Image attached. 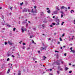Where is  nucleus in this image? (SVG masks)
Listing matches in <instances>:
<instances>
[{
    "instance_id": "obj_52",
    "label": "nucleus",
    "mask_w": 75,
    "mask_h": 75,
    "mask_svg": "<svg viewBox=\"0 0 75 75\" xmlns=\"http://www.w3.org/2000/svg\"><path fill=\"white\" fill-rule=\"evenodd\" d=\"M60 71H62V69L61 68H60Z\"/></svg>"
},
{
    "instance_id": "obj_15",
    "label": "nucleus",
    "mask_w": 75,
    "mask_h": 75,
    "mask_svg": "<svg viewBox=\"0 0 75 75\" xmlns=\"http://www.w3.org/2000/svg\"><path fill=\"white\" fill-rule=\"evenodd\" d=\"M10 69H8L7 72V74H9V72H10Z\"/></svg>"
},
{
    "instance_id": "obj_30",
    "label": "nucleus",
    "mask_w": 75,
    "mask_h": 75,
    "mask_svg": "<svg viewBox=\"0 0 75 75\" xmlns=\"http://www.w3.org/2000/svg\"><path fill=\"white\" fill-rule=\"evenodd\" d=\"M9 60H10V58H8L7 59V61H8Z\"/></svg>"
},
{
    "instance_id": "obj_41",
    "label": "nucleus",
    "mask_w": 75,
    "mask_h": 75,
    "mask_svg": "<svg viewBox=\"0 0 75 75\" xmlns=\"http://www.w3.org/2000/svg\"><path fill=\"white\" fill-rule=\"evenodd\" d=\"M61 18H62V17H63V15L62 14L61 15Z\"/></svg>"
},
{
    "instance_id": "obj_11",
    "label": "nucleus",
    "mask_w": 75,
    "mask_h": 75,
    "mask_svg": "<svg viewBox=\"0 0 75 75\" xmlns=\"http://www.w3.org/2000/svg\"><path fill=\"white\" fill-rule=\"evenodd\" d=\"M65 71H67V70H68V69H69L68 67H66L65 68Z\"/></svg>"
},
{
    "instance_id": "obj_55",
    "label": "nucleus",
    "mask_w": 75,
    "mask_h": 75,
    "mask_svg": "<svg viewBox=\"0 0 75 75\" xmlns=\"http://www.w3.org/2000/svg\"><path fill=\"white\" fill-rule=\"evenodd\" d=\"M13 8V7H11V8H10V9L11 10H12V9H11V8Z\"/></svg>"
},
{
    "instance_id": "obj_1",
    "label": "nucleus",
    "mask_w": 75,
    "mask_h": 75,
    "mask_svg": "<svg viewBox=\"0 0 75 75\" xmlns=\"http://www.w3.org/2000/svg\"><path fill=\"white\" fill-rule=\"evenodd\" d=\"M47 46H46L44 47H41L40 49L41 50H46V48H47Z\"/></svg>"
},
{
    "instance_id": "obj_27",
    "label": "nucleus",
    "mask_w": 75,
    "mask_h": 75,
    "mask_svg": "<svg viewBox=\"0 0 75 75\" xmlns=\"http://www.w3.org/2000/svg\"><path fill=\"white\" fill-rule=\"evenodd\" d=\"M16 28H13V31H16Z\"/></svg>"
},
{
    "instance_id": "obj_40",
    "label": "nucleus",
    "mask_w": 75,
    "mask_h": 75,
    "mask_svg": "<svg viewBox=\"0 0 75 75\" xmlns=\"http://www.w3.org/2000/svg\"><path fill=\"white\" fill-rule=\"evenodd\" d=\"M64 35H65V33H64V34L62 35V37H64Z\"/></svg>"
},
{
    "instance_id": "obj_64",
    "label": "nucleus",
    "mask_w": 75,
    "mask_h": 75,
    "mask_svg": "<svg viewBox=\"0 0 75 75\" xmlns=\"http://www.w3.org/2000/svg\"><path fill=\"white\" fill-rule=\"evenodd\" d=\"M50 75H52V74H50Z\"/></svg>"
},
{
    "instance_id": "obj_26",
    "label": "nucleus",
    "mask_w": 75,
    "mask_h": 75,
    "mask_svg": "<svg viewBox=\"0 0 75 75\" xmlns=\"http://www.w3.org/2000/svg\"><path fill=\"white\" fill-rule=\"evenodd\" d=\"M70 50H71V52H72V47H71L70 48Z\"/></svg>"
},
{
    "instance_id": "obj_14",
    "label": "nucleus",
    "mask_w": 75,
    "mask_h": 75,
    "mask_svg": "<svg viewBox=\"0 0 75 75\" xmlns=\"http://www.w3.org/2000/svg\"><path fill=\"white\" fill-rule=\"evenodd\" d=\"M56 23H55V25H59V22H56Z\"/></svg>"
},
{
    "instance_id": "obj_36",
    "label": "nucleus",
    "mask_w": 75,
    "mask_h": 75,
    "mask_svg": "<svg viewBox=\"0 0 75 75\" xmlns=\"http://www.w3.org/2000/svg\"><path fill=\"white\" fill-rule=\"evenodd\" d=\"M59 39H60V41H62V39H61V38H60Z\"/></svg>"
},
{
    "instance_id": "obj_53",
    "label": "nucleus",
    "mask_w": 75,
    "mask_h": 75,
    "mask_svg": "<svg viewBox=\"0 0 75 75\" xmlns=\"http://www.w3.org/2000/svg\"><path fill=\"white\" fill-rule=\"evenodd\" d=\"M72 72V71H70L69 72V73H71Z\"/></svg>"
},
{
    "instance_id": "obj_62",
    "label": "nucleus",
    "mask_w": 75,
    "mask_h": 75,
    "mask_svg": "<svg viewBox=\"0 0 75 75\" xmlns=\"http://www.w3.org/2000/svg\"><path fill=\"white\" fill-rule=\"evenodd\" d=\"M68 9H70V7H68Z\"/></svg>"
},
{
    "instance_id": "obj_51",
    "label": "nucleus",
    "mask_w": 75,
    "mask_h": 75,
    "mask_svg": "<svg viewBox=\"0 0 75 75\" xmlns=\"http://www.w3.org/2000/svg\"><path fill=\"white\" fill-rule=\"evenodd\" d=\"M23 45H25V43H23Z\"/></svg>"
},
{
    "instance_id": "obj_17",
    "label": "nucleus",
    "mask_w": 75,
    "mask_h": 75,
    "mask_svg": "<svg viewBox=\"0 0 75 75\" xmlns=\"http://www.w3.org/2000/svg\"><path fill=\"white\" fill-rule=\"evenodd\" d=\"M6 22L5 21H4V22H3V23H2V25H4V23H5Z\"/></svg>"
},
{
    "instance_id": "obj_45",
    "label": "nucleus",
    "mask_w": 75,
    "mask_h": 75,
    "mask_svg": "<svg viewBox=\"0 0 75 75\" xmlns=\"http://www.w3.org/2000/svg\"><path fill=\"white\" fill-rule=\"evenodd\" d=\"M43 14H44L43 12L41 13V15H43Z\"/></svg>"
},
{
    "instance_id": "obj_23",
    "label": "nucleus",
    "mask_w": 75,
    "mask_h": 75,
    "mask_svg": "<svg viewBox=\"0 0 75 75\" xmlns=\"http://www.w3.org/2000/svg\"><path fill=\"white\" fill-rule=\"evenodd\" d=\"M11 55V54H8V53L7 54L8 57H9V56H10V55Z\"/></svg>"
},
{
    "instance_id": "obj_39",
    "label": "nucleus",
    "mask_w": 75,
    "mask_h": 75,
    "mask_svg": "<svg viewBox=\"0 0 75 75\" xmlns=\"http://www.w3.org/2000/svg\"><path fill=\"white\" fill-rule=\"evenodd\" d=\"M28 12H30V10L29 9H28L27 10Z\"/></svg>"
},
{
    "instance_id": "obj_37",
    "label": "nucleus",
    "mask_w": 75,
    "mask_h": 75,
    "mask_svg": "<svg viewBox=\"0 0 75 75\" xmlns=\"http://www.w3.org/2000/svg\"><path fill=\"white\" fill-rule=\"evenodd\" d=\"M57 73L58 74H59V71H57Z\"/></svg>"
},
{
    "instance_id": "obj_28",
    "label": "nucleus",
    "mask_w": 75,
    "mask_h": 75,
    "mask_svg": "<svg viewBox=\"0 0 75 75\" xmlns=\"http://www.w3.org/2000/svg\"><path fill=\"white\" fill-rule=\"evenodd\" d=\"M33 29L34 31H35V30H36V28H33Z\"/></svg>"
},
{
    "instance_id": "obj_44",
    "label": "nucleus",
    "mask_w": 75,
    "mask_h": 75,
    "mask_svg": "<svg viewBox=\"0 0 75 75\" xmlns=\"http://www.w3.org/2000/svg\"><path fill=\"white\" fill-rule=\"evenodd\" d=\"M24 48H25V46H23V50H24Z\"/></svg>"
},
{
    "instance_id": "obj_6",
    "label": "nucleus",
    "mask_w": 75,
    "mask_h": 75,
    "mask_svg": "<svg viewBox=\"0 0 75 75\" xmlns=\"http://www.w3.org/2000/svg\"><path fill=\"white\" fill-rule=\"evenodd\" d=\"M8 42L9 45H12L13 44V43L11 42L10 41H8Z\"/></svg>"
},
{
    "instance_id": "obj_22",
    "label": "nucleus",
    "mask_w": 75,
    "mask_h": 75,
    "mask_svg": "<svg viewBox=\"0 0 75 75\" xmlns=\"http://www.w3.org/2000/svg\"><path fill=\"white\" fill-rule=\"evenodd\" d=\"M33 60L35 61V60H37V58H33Z\"/></svg>"
},
{
    "instance_id": "obj_32",
    "label": "nucleus",
    "mask_w": 75,
    "mask_h": 75,
    "mask_svg": "<svg viewBox=\"0 0 75 75\" xmlns=\"http://www.w3.org/2000/svg\"><path fill=\"white\" fill-rule=\"evenodd\" d=\"M5 45H6L7 44V42H5Z\"/></svg>"
},
{
    "instance_id": "obj_12",
    "label": "nucleus",
    "mask_w": 75,
    "mask_h": 75,
    "mask_svg": "<svg viewBox=\"0 0 75 75\" xmlns=\"http://www.w3.org/2000/svg\"><path fill=\"white\" fill-rule=\"evenodd\" d=\"M44 23H47V20L45 19V21H43Z\"/></svg>"
},
{
    "instance_id": "obj_35",
    "label": "nucleus",
    "mask_w": 75,
    "mask_h": 75,
    "mask_svg": "<svg viewBox=\"0 0 75 75\" xmlns=\"http://www.w3.org/2000/svg\"><path fill=\"white\" fill-rule=\"evenodd\" d=\"M52 24H53V25H55V23H52Z\"/></svg>"
},
{
    "instance_id": "obj_13",
    "label": "nucleus",
    "mask_w": 75,
    "mask_h": 75,
    "mask_svg": "<svg viewBox=\"0 0 75 75\" xmlns=\"http://www.w3.org/2000/svg\"><path fill=\"white\" fill-rule=\"evenodd\" d=\"M72 12L73 13H74V10H71V11H70V13H72Z\"/></svg>"
},
{
    "instance_id": "obj_54",
    "label": "nucleus",
    "mask_w": 75,
    "mask_h": 75,
    "mask_svg": "<svg viewBox=\"0 0 75 75\" xmlns=\"http://www.w3.org/2000/svg\"><path fill=\"white\" fill-rule=\"evenodd\" d=\"M58 44H60V42H58Z\"/></svg>"
},
{
    "instance_id": "obj_33",
    "label": "nucleus",
    "mask_w": 75,
    "mask_h": 75,
    "mask_svg": "<svg viewBox=\"0 0 75 75\" xmlns=\"http://www.w3.org/2000/svg\"><path fill=\"white\" fill-rule=\"evenodd\" d=\"M34 36L33 35H32L31 36H30V38H32Z\"/></svg>"
},
{
    "instance_id": "obj_16",
    "label": "nucleus",
    "mask_w": 75,
    "mask_h": 75,
    "mask_svg": "<svg viewBox=\"0 0 75 75\" xmlns=\"http://www.w3.org/2000/svg\"><path fill=\"white\" fill-rule=\"evenodd\" d=\"M65 8V6H62L61 7V8L62 9H63V8Z\"/></svg>"
},
{
    "instance_id": "obj_18",
    "label": "nucleus",
    "mask_w": 75,
    "mask_h": 75,
    "mask_svg": "<svg viewBox=\"0 0 75 75\" xmlns=\"http://www.w3.org/2000/svg\"><path fill=\"white\" fill-rule=\"evenodd\" d=\"M42 27L43 28H44V27H45V25H44V24H43L42 25Z\"/></svg>"
},
{
    "instance_id": "obj_43",
    "label": "nucleus",
    "mask_w": 75,
    "mask_h": 75,
    "mask_svg": "<svg viewBox=\"0 0 75 75\" xmlns=\"http://www.w3.org/2000/svg\"><path fill=\"white\" fill-rule=\"evenodd\" d=\"M64 56H67V54L65 53L64 54Z\"/></svg>"
},
{
    "instance_id": "obj_3",
    "label": "nucleus",
    "mask_w": 75,
    "mask_h": 75,
    "mask_svg": "<svg viewBox=\"0 0 75 75\" xmlns=\"http://www.w3.org/2000/svg\"><path fill=\"white\" fill-rule=\"evenodd\" d=\"M28 9L27 8H24L23 10V13L24 12H27Z\"/></svg>"
},
{
    "instance_id": "obj_4",
    "label": "nucleus",
    "mask_w": 75,
    "mask_h": 75,
    "mask_svg": "<svg viewBox=\"0 0 75 75\" xmlns=\"http://www.w3.org/2000/svg\"><path fill=\"white\" fill-rule=\"evenodd\" d=\"M31 12L33 13H37V10H35V11H33V9H32V10Z\"/></svg>"
},
{
    "instance_id": "obj_20",
    "label": "nucleus",
    "mask_w": 75,
    "mask_h": 75,
    "mask_svg": "<svg viewBox=\"0 0 75 75\" xmlns=\"http://www.w3.org/2000/svg\"><path fill=\"white\" fill-rule=\"evenodd\" d=\"M60 13H61V14H64V12L62 11H60Z\"/></svg>"
},
{
    "instance_id": "obj_10",
    "label": "nucleus",
    "mask_w": 75,
    "mask_h": 75,
    "mask_svg": "<svg viewBox=\"0 0 75 75\" xmlns=\"http://www.w3.org/2000/svg\"><path fill=\"white\" fill-rule=\"evenodd\" d=\"M64 10H65V11H67V8L66 7H64Z\"/></svg>"
},
{
    "instance_id": "obj_58",
    "label": "nucleus",
    "mask_w": 75,
    "mask_h": 75,
    "mask_svg": "<svg viewBox=\"0 0 75 75\" xmlns=\"http://www.w3.org/2000/svg\"><path fill=\"white\" fill-rule=\"evenodd\" d=\"M32 1L33 2H35V1H34V0H32Z\"/></svg>"
},
{
    "instance_id": "obj_25",
    "label": "nucleus",
    "mask_w": 75,
    "mask_h": 75,
    "mask_svg": "<svg viewBox=\"0 0 75 75\" xmlns=\"http://www.w3.org/2000/svg\"><path fill=\"white\" fill-rule=\"evenodd\" d=\"M27 23V22H25L24 21H23L22 22V23L24 24H25V23Z\"/></svg>"
},
{
    "instance_id": "obj_21",
    "label": "nucleus",
    "mask_w": 75,
    "mask_h": 75,
    "mask_svg": "<svg viewBox=\"0 0 75 75\" xmlns=\"http://www.w3.org/2000/svg\"><path fill=\"white\" fill-rule=\"evenodd\" d=\"M56 22H58L59 23V19H58L57 21H56Z\"/></svg>"
},
{
    "instance_id": "obj_46",
    "label": "nucleus",
    "mask_w": 75,
    "mask_h": 75,
    "mask_svg": "<svg viewBox=\"0 0 75 75\" xmlns=\"http://www.w3.org/2000/svg\"><path fill=\"white\" fill-rule=\"evenodd\" d=\"M34 8H37V6H34Z\"/></svg>"
},
{
    "instance_id": "obj_61",
    "label": "nucleus",
    "mask_w": 75,
    "mask_h": 75,
    "mask_svg": "<svg viewBox=\"0 0 75 75\" xmlns=\"http://www.w3.org/2000/svg\"><path fill=\"white\" fill-rule=\"evenodd\" d=\"M42 35H45V34H42Z\"/></svg>"
},
{
    "instance_id": "obj_63",
    "label": "nucleus",
    "mask_w": 75,
    "mask_h": 75,
    "mask_svg": "<svg viewBox=\"0 0 75 75\" xmlns=\"http://www.w3.org/2000/svg\"><path fill=\"white\" fill-rule=\"evenodd\" d=\"M75 65H72V67H75Z\"/></svg>"
},
{
    "instance_id": "obj_8",
    "label": "nucleus",
    "mask_w": 75,
    "mask_h": 75,
    "mask_svg": "<svg viewBox=\"0 0 75 75\" xmlns=\"http://www.w3.org/2000/svg\"><path fill=\"white\" fill-rule=\"evenodd\" d=\"M53 13L55 14H57V11H54L53 12Z\"/></svg>"
},
{
    "instance_id": "obj_49",
    "label": "nucleus",
    "mask_w": 75,
    "mask_h": 75,
    "mask_svg": "<svg viewBox=\"0 0 75 75\" xmlns=\"http://www.w3.org/2000/svg\"><path fill=\"white\" fill-rule=\"evenodd\" d=\"M56 9H57V10H59V9L58 8V7Z\"/></svg>"
},
{
    "instance_id": "obj_47",
    "label": "nucleus",
    "mask_w": 75,
    "mask_h": 75,
    "mask_svg": "<svg viewBox=\"0 0 75 75\" xmlns=\"http://www.w3.org/2000/svg\"><path fill=\"white\" fill-rule=\"evenodd\" d=\"M12 57H13V58H14L15 57L14 55H12Z\"/></svg>"
},
{
    "instance_id": "obj_34",
    "label": "nucleus",
    "mask_w": 75,
    "mask_h": 75,
    "mask_svg": "<svg viewBox=\"0 0 75 75\" xmlns=\"http://www.w3.org/2000/svg\"><path fill=\"white\" fill-rule=\"evenodd\" d=\"M58 69H59V68H60L61 67L58 66Z\"/></svg>"
},
{
    "instance_id": "obj_60",
    "label": "nucleus",
    "mask_w": 75,
    "mask_h": 75,
    "mask_svg": "<svg viewBox=\"0 0 75 75\" xmlns=\"http://www.w3.org/2000/svg\"><path fill=\"white\" fill-rule=\"evenodd\" d=\"M61 63H62V64H63V63H64V62H63V61L61 62Z\"/></svg>"
},
{
    "instance_id": "obj_31",
    "label": "nucleus",
    "mask_w": 75,
    "mask_h": 75,
    "mask_svg": "<svg viewBox=\"0 0 75 75\" xmlns=\"http://www.w3.org/2000/svg\"><path fill=\"white\" fill-rule=\"evenodd\" d=\"M21 6H22V5H23V2L22 3H21L20 4Z\"/></svg>"
},
{
    "instance_id": "obj_57",
    "label": "nucleus",
    "mask_w": 75,
    "mask_h": 75,
    "mask_svg": "<svg viewBox=\"0 0 75 75\" xmlns=\"http://www.w3.org/2000/svg\"><path fill=\"white\" fill-rule=\"evenodd\" d=\"M50 26L51 27H52V25H50Z\"/></svg>"
},
{
    "instance_id": "obj_5",
    "label": "nucleus",
    "mask_w": 75,
    "mask_h": 75,
    "mask_svg": "<svg viewBox=\"0 0 75 75\" xmlns=\"http://www.w3.org/2000/svg\"><path fill=\"white\" fill-rule=\"evenodd\" d=\"M54 63H56V64L57 65H60V63H59L57 62H54Z\"/></svg>"
},
{
    "instance_id": "obj_42",
    "label": "nucleus",
    "mask_w": 75,
    "mask_h": 75,
    "mask_svg": "<svg viewBox=\"0 0 75 75\" xmlns=\"http://www.w3.org/2000/svg\"><path fill=\"white\" fill-rule=\"evenodd\" d=\"M7 26H8V27H10V25H7Z\"/></svg>"
},
{
    "instance_id": "obj_48",
    "label": "nucleus",
    "mask_w": 75,
    "mask_h": 75,
    "mask_svg": "<svg viewBox=\"0 0 75 75\" xmlns=\"http://www.w3.org/2000/svg\"><path fill=\"white\" fill-rule=\"evenodd\" d=\"M2 19H3V18H4V16H2Z\"/></svg>"
},
{
    "instance_id": "obj_50",
    "label": "nucleus",
    "mask_w": 75,
    "mask_h": 75,
    "mask_svg": "<svg viewBox=\"0 0 75 75\" xmlns=\"http://www.w3.org/2000/svg\"><path fill=\"white\" fill-rule=\"evenodd\" d=\"M74 24H75V18L74 20Z\"/></svg>"
},
{
    "instance_id": "obj_24",
    "label": "nucleus",
    "mask_w": 75,
    "mask_h": 75,
    "mask_svg": "<svg viewBox=\"0 0 75 75\" xmlns=\"http://www.w3.org/2000/svg\"><path fill=\"white\" fill-rule=\"evenodd\" d=\"M71 52H72L73 53H75V51L74 50H72Z\"/></svg>"
},
{
    "instance_id": "obj_56",
    "label": "nucleus",
    "mask_w": 75,
    "mask_h": 75,
    "mask_svg": "<svg viewBox=\"0 0 75 75\" xmlns=\"http://www.w3.org/2000/svg\"><path fill=\"white\" fill-rule=\"evenodd\" d=\"M22 41H21V42H19V43H20V44H21V42H22Z\"/></svg>"
},
{
    "instance_id": "obj_38",
    "label": "nucleus",
    "mask_w": 75,
    "mask_h": 75,
    "mask_svg": "<svg viewBox=\"0 0 75 75\" xmlns=\"http://www.w3.org/2000/svg\"><path fill=\"white\" fill-rule=\"evenodd\" d=\"M55 52H59L58 51H57V50L55 51Z\"/></svg>"
},
{
    "instance_id": "obj_2",
    "label": "nucleus",
    "mask_w": 75,
    "mask_h": 75,
    "mask_svg": "<svg viewBox=\"0 0 75 75\" xmlns=\"http://www.w3.org/2000/svg\"><path fill=\"white\" fill-rule=\"evenodd\" d=\"M21 30H22V33H24V31H26L27 30V29H24V28H23V27L22 26L21 29Z\"/></svg>"
},
{
    "instance_id": "obj_29",
    "label": "nucleus",
    "mask_w": 75,
    "mask_h": 75,
    "mask_svg": "<svg viewBox=\"0 0 75 75\" xmlns=\"http://www.w3.org/2000/svg\"><path fill=\"white\" fill-rule=\"evenodd\" d=\"M30 47H28L27 49V50H30Z\"/></svg>"
},
{
    "instance_id": "obj_9",
    "label": "nucleus",
    "mask_w": 75,
    "mask_h": 75,
    "mask_svg": "<svg viewBox=\"0 0 75 75\" xmlns=\"http://www.w3.org/2000/svg\"><path fill=\"white\" fill-rule=\"evenodd\" d=\"M47 12L48 13H49V14H50V13H51V11H50V10H49L47 11Z\"/></svg>"
},
{
    "instance_id": "obj_19",
    "label": "nucleus",
    "mask_w": 75,
    "mask_h": 75,
    "mask_svg": "<svg viewBox=\"0 0 75 75\" xmlns=\"http://www.w3.org/2000/svg\"><path fill=\"white\" fill-rule=\"evenodd\" d=\"M43 57L44 58H43V60H45V59H46V58H47V57H45V56H44Z\"/></svg>"
},
{
    "instance_id": "obj_59",
    "label": "nucleus",
    "mask_w": 75,
    "mask_h": 75,
    "mask_svg": "<svg viewBox=\"0 0 75 75\" xmlns=\"http://www.w3.org/2000/svg\"><path fill=\"white\" fill-rule=\"evenodd\" d=\"M42 45H43V47H44V46H45V45H44V44H42Z\"/></svg>"
},
{
    "instance_id": "obj_7",
    "label": "nucleus",
    "mask_w": 75,
    "mask_h": 75,
    "mask_svg": "<svg viewBox=\"0 0 75 75\" xmlns=\"http://www.w3.org/2000/svg\"><path fill=\"white\" fill-rule=\"evenodd\" d=\"M18 75H21V71L20 70H19V71L18 72Z\"/></svg>"
}]
</instances>
